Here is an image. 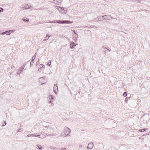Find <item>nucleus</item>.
Here are the masks:
<instances>
[{
	"label": "nucleus",
	"mask_w": 150,
	"mask_h": 150,
	"mask_svg": "<svg viewBox=\"0 0 150 150\" xmlns=\"http://www.w3.org/2000/svg\"><path fill=\"white\" fill-rule=\"evenodd\" d=\"M64 130L65 132L64 133L65 135L64 137H65L66 136L68 135L70 132V129L67 127L65 128Z\"/></svg>",
	"instance_id": "f257e3e1"
},
{
	"label": "nucleus",
	"mask_w": 150,
	"mask_h": 150,
	"mask_svg": "<svg viewBox=\"0 0 150 150\" xmlns=\"http://www.w3.org/2000/svg\"><path fill=\"white\" fill-rule=\"evenodd\" d=\"M45 127L47 128V131L49 133L53 132L54 130L53 128L50 126H45Z\"/></svg>",
	"instance_id": "f03ea898"
},
{
	"label": "nucleus",
	"mask_w": 150,
	"mask_h": 150,
	"mask_svg": "<svg viewBox=\"0 0 150 150\" xmlns=\"http://www.w3.org/2000/svg\"><path fill=\"white\" fill-rule=\"evenodd\" d=\"M40 138L44 139L46 137V136H53V134H40Z\"/></svg>",
	"instance_id": "7ed1b4c3"
},
{
	"label": "nucleus",
	"mask_w": 150,
	"mask_h": 150,
	"mask_svg": "<svg viewBox=\"0 0 150 150\" xmlns=\"http://www.w3.org/2000/svg\"><path fill=\"white\" fill-rule=\"evenodd\" d=\"M30 7L31 6L30 4H25L23 5L22 8L26 9L30 8Z\"/></svg>",
	"instance_id": "20e7f679"
},
{
	"label": "nucleus",
	"mask_w": 150,
	"mask_h": 150,
	"mask_svg": "<svg viewBox=\"0 0 150 150\" xmlns=\"http://www.w3.org/2000/svg\"><path fill=\"white\" fill-rule=\"evenodd\" d=\"M39 81L40 83V85L45 83V80L43 77H41L39 79Z\"/></svg>",
	"instance_id": "39448f33"
},
{
	"label": "nucleus",
	"mask_w": 150,
	"mask_h": 150,
	"mask_svg": "<svg viewBox=\"0 0 150 150\" xmlns=\"http://www.w3.org/2000/svg\"><path fill=\"white\" fill-rule=\"evenodd\" d=\"M53 90L55 93H56L58 91V87L56 84H54L53 87Z\"/></svg>",
	"instance_id": "423d86ee"
},
{
	"label": "nucleus",
	"mask_w": 150,
	"mask_h": 150,
	"mask_svg": "<svg viewBox=\"0 0 150 150\" xmlns=\"http://www.w3.org/2000/svg\"><path fill=\"white\" fill-rule=\"evenodd\" d=\"M53 2L56 4L57 5H60L61 4V0H54L53 1Z\"/></svg>",
	"instance_id": "0eeeda50"
},
{
	"label": "nucleus",
	"mask_w": 150,
	"mask_h": 150,
	"mask_svg": "<svg viewBox=\"0 0 150 150\" xmlns=\"http://www.w3.org/2000/svg\"><path fill=\"white\" fill-rule=\"evenodd\" d=\"M93 146V143H89L88 144V146H87L88 149H92Z\"/></svg>",
	"instance_id": "6e6552de"
},
{
	"label": "nucleus",
	"mask_w": 150,
	"mask_h": 150,
	"mask_svg": "<svg viewBox=\"0 0 150 150\" xmlns=\"http://www.w3.org/2000/svg\"><path fill=\"white\" fill-rule=\"evenodd\" d=\"M97 18H98V20H96V21L98 22V21H103L104 20V18H103V16H100L98 17H97Z\"/></svg>",
	"instance_id": "1a4fd4ad"
},
{
	"label": "nucleus",
	"mask_w": 150,
	"mask_h": 150,
	"mask_svg": "<svg viewBox=\"0 0 150 150\" xmlns=\"http://www.w3.org/2000/svg\"><path fill=\"white\" fill-rule=\"evenodd\" d=\"M76 46L75 43L74 42H71L70 43V47L71 49H73Z\"/></svg>",
	"instance_id": "9d476101"
},
{
	"label": "nucleus",
	"mask_w": 150,
	"mask_h": 150,
	"mask_svg": "<svg viewBox=\"0 0 150 150\" xmlns=\"http://www.w3.org/2000/svg\"><path fill=\"white\" fill-rule=\"evenodd\" d=\"M55 8L57 9L58 11H59V12L61 13V12L62 10V8H63V7H61L60 6H55Z\"/></svg>",
	"instance_id": "9b49d317"
},
{
	"label": "nucleus",
	"mask_w": 150,
	"mask_h": 150,
	"mask_svg": "<svg viewBox=\"0 0 150 150\" xmlns=\"http://www.w3.org/2000/svg\"><path fill=\"white\" fill-rule=\"evenodd\" d=\"M25 64L21 66V68L19 70V72L20 71V72H21L25 68Z\"/></svg>",
	"instance_id": "f8f14e48"
},
{
	"label": "nucleus",
	"mask_w": 150,
	"mask_h": 150,
	"mask_svg": "<svg viewBox=\"0 0 150 150\" xmlns=\"http://www.w3.org/2000/svg\"><path fill=\"white\" fill-rule=\"evenodd\" d=\"M73 22V21H69L64 20V24H69L72 23Z\"/></svg>",
	"instance_id": "ddd939ff"
},
{
	"label": "nucleus",
	"mask_w": 150,
	"mask_h": 150,
	"mask_svg": "<svg viewBox=\"0 0 150 150\" xmlns=\"http://www.w3.org/2000/svg\"><path fill=\"white\" fill-rule=\"evenodd\" d=\"M56 23H58L64 24V20L61 21L60 20H59L56 21Z\"/></svg>",
	"instance_id": "4468645a"
},
{
	"label": "nucleus",
	"mask_w": 150,
	"mask_h": 150,
	"mask_svg": "<svg viewBox=\"0 0 150 150\" xmlns=\"http://www.w3.org/2000/svg\"><path fill=\"white\" fill-rule=\"evenodd\" d=\"M37 147L39 149V150H42L43 149V147H42V146L39 144H37Z\"/></svg>",
	"instance_id": "2eb2a0df"
},
{
	"label": "nucleus",
	"mask_w": 150,
	"mask_h": 150,
	"mask_svg": "<svg viewBox=\"0 0 150 150\" xmlns=\"http://www.w3.org/2000/svg\"><path fill=\"white\" fill-rule=\"evenodd\" d=\"M65 10H64V9H63V8H62V10L61 12V13L64 14L66 13V12L67 11V10L66 8H65Z\"/></svg>",
	"instance_id": "dca6fc26"
},
{
	"label": "nucleus",
	"mask_w": 150,
	"mask_h": 150,
	"mask_svg": "<svg viewBox=\"0 0 150 150\" xmlns=\"http://www.w3.org/2000/svg\"><path fill=\"white\" fill-rule=\"evenodd\" d=\"M23 20L24 22H28L29 21V19L28 18H24L23 19Z\"/></svg>",
	"instance_id": "f3484780"
},
{
	"label": "nucleus",
	"mask_w": 150,
	"mask_h": 150,
	"mask_svg": "<svg viewBox=\"0 0 150 150\" xmlns=\"http://www.w3.org/2000/svg\"><path fill=\"white\" fill-rule=\"evenodd\" d=\"M74 34H73V36L74 38H75V39H76L78 37V35L75 32V31H74Z\"/></svg>",
	"instance_id": "a211bd4d"
},
{
	"label": "nucleus",
	"mask_w": 150,
	"mask_h": 150,
	"mask_svg": "<svg viewBox=\"0 0 150 150\" xmlns=\"http://www.w3.org/2000/svg\"><path fill=\"white\" fill-rule=\"evenodd\" d=\"M111 18H113L110 15H107V19L108 20H110Z\"/></svg>",
	"instance_id": "6ab92c4d"
},
{
	"label": "nucleus",
	"mask_w": 150,
	"mask_h": 150,
	"mask_svg": "<svg viewBox=\"0 0 150 150\" xmlns=\"http://www.w3.org/2000/svg\"><path fill=\"white\" fill-rule=\"evenodd\" d=\"M6 34L7 35H9L11 33H10V31L9 30H7L5 31Z\"/></svg>",
	"instance_id": "aec40b11"
},
{
	"label": "nucleus",
	"mask_w": 150,
	"mask_h": 150,
	"mask_svg": "<svg viewBox=\"0 0 150 150\" xmlns=\"http://www.w3.org/2000/svg\"><path fill=\"white\" fill-rule=\"evenodd\" d=\"M54 98V97L52 95H50L49 97V99L50 100H52Z\"/></svg>",
	"instance_id": "412c9836"
},
{
	"label": "nucleus",
	"mask_w": 150,
	"mask_h": 150,
	"mask_svg": "<svg viewBox=\"0 0 150 150\" xmlns=\"http://www.w3.org/2000/svg\"><path fill=\"white\" fill-rule=\"evenodd\" d=\"M36 53H35V54L34 55V56L32 58V60H34L35 59V58L36 57Z\"/></svg>",
	"instance_id": "4be33fe9"
},
{
	"label": "nucleus",
	"mask_w": 150,
	"mask_h": 150,
	"mask_svg": "<svg viewBox=\"0 0 150 150\" xmlns=\"http://www.w3.org/2000/svg\"><path fill=\"white\" fill-rule=\"evenodd\" d=\"M34 63V60H32L30 62V66L31 67V65H33Z\"/></svg>",
	"instance_id": "5701e85b"
},
{
	"label": "nucleus",
	"mask_w": 150,
	"mask_h": 150,
	"mask_svg": "<svg viewBox=\"0 0 150 150\" xmlns=\"http://www.w3.org/2000/svg\"><path fill=\"white\" fill-rule=\"evenodd\" d=\"M39 67L41 68H43L45 67V66L42 64H40V65Z\"/></svg>",
	"instance_id": "b1692460"
},
{
	"label": "nucleus",
	"mask_w": 150,
	"mask_h": 150,
	"mask_svg": "<svg viewBox=\"0 0 150 150\" xmlns=\"http://www.w3.org/2000/svg\"><path fill=\"white\" fill-rule=\"evenodd\" d=\"M47 36V35L45 37V39H46L47 40H48V39H49V38L50 36Z\"/></svg>",
	"instance_id": "393cba45"
},
{
	"label": "nucleus",
	"mask_w": 150,
	"mask_h": 150,
	"mask_svg": "<svg viewBox=\"0 0 150 150\" xmlns=\"http://www.w3.org/2000/svg\"><path fill=\"white\" fill-rule=\"evenodd\" d=\"M127 92H125L123 94V95L124 96V97H126L127 96Z\"/></svg>",
	"instance_id": "a878e982"
},
{
	"label": "nucleus",
	"mask_w": 150,
	"mask_h": 150,
	"mask_svg": "<svg viewBox=\"0 0 150 150\" xmlns=\"http://www.w3.org/2000/svg\"><path fill=\"white\" fill-rule=\"evenodd\" d=\"M106 47L107 46L106 45H105V46H103L102 47V48H103L104 49L103 50H106L107 49V48Z\"/></svg>",
	"instance_id": "bb28decb"
},
{
	"label": "nucleus",
	"mask_w": 150,
	"mask_h": 150,
	"mask_svg": "<svg viewBox=\"0 0 150 150\" xmlns=\"http://www.w3.org/2000/svg\"><path fill=\"white\" fill-rule=\"evenodd\" d=\"M51 61L50 60L49 61V62L48 63L47 65L49 66H50V65H51Z\"/></svg>",
	"instance_id": "cd10ccee"
},
{
	"label": "nucleus",
	"mask_w": 150,
	"mask_h": 150,
	"mask_svg": "<svg viewBox=\"0 0 150 150\" xmlns=\"http://www.w3.org/2000/svg\"><path fill=\"white\" fill-rule=\"evenodd\" d=\"M56 21H50V23H56Z\"/></svg>",
	"instance_id": "c85d7f7f"
},
{
	"label": "nucleus",
	"mask_w": 150,
	"mask_h": 150,
	"mask_svg": "<svg viewBox=\"0 0 150 150\" xmlns=\"http://www.w3.org/2000/svg\"><path fill=\"white\" fill-rule=\"evenodd\" d=\"M22 129H17V131L18 132H21L22 130H21Z\"/></svg>",
	"instance_id": "c756f323"
},
{
	"label": "nucleus",
	"mask_w": 150,
	"mask_h": 150,
	"mask_svg": "<svg viewBox=\"0 0 150 150\" xmlns=\"http://www.w3.org/2000/svg\"><path fill=\"white\" fill-rule=\"evenodd\" d=\"M4 9L2 8H0V12H2L3 11Z\"/></svg>",
	"instance_id": "7c9ffc66"
},
{
	"label": "nucleus",
	"mask_w": 150,
	"mask_h": 150,
	"mask_svg": "<svg viewBox=\"0 0 150 150\" xmlns=\"http://www.w3.org/2000/svg\"><path fill=\"white\" fill-rule=\"evenodd\" d=\"M31 136L32 137H35L36 136V134H31Z\"/></svg>",
	"instance_id": "2f4dec72"
},
{
	"label": "nucleus",
	"mask_w": 150,
	"mask_h": 150,
	"mask_svg": "<svg viewBox=\"0 0 150 150\" xmlns=\"http://www.w3.org/2000/svg\"><path fill=\"white\" fill-rule=\"evenodd\" d=\"M103 16V18H104V19H107V15Z\"/></svg>",
	"instance_id": "473e14b6"
},
{
	"label": "nucleus",
	"mask_w": 150,
	"mask_h": 150,
	"mask_svg": "<svg viewBox=\"0 0 150 150\" xmlns=\"http://www.w3.org/2000/svg\"><path fill=\"white\" fill-rule=\"evenodd\" d=\"M38 70L39 72H41L42 70V68H40L38 69Z\"/></svg>",
	"instance_id": "72a5a7b5"
},
{
	"label": "nucleus",
	"mask_w": 150,
	"mask_h": 150,
	"mask_svg": "<svg viewBox=\"0 0 150 150\" xmlns=\"http://www.w3.org/2000/svg\"><path fill=\"white\" fill-rule=\"evenodd\" d=\"M6 124V121H5L4 122V124L2 125V126H4Z\"/></svg>",
	"instance_id": "f704fd0d"
},
{
	"label": "nucleus",
	"mask_w": 150,
	"mask_h": 150,
	"mask_svg": "<svg viewBox=\"0 0 150 150\" xmlns=\"http://www.w3.org/2000/svg\"><path fill=\"white\" fill-rule=\"evenodd\" d=\"M64 135H65L64 134V133H61V134H60V136H61V137L64 136Z\"/></svg>",
	"instance_id": "c9c22d12"
},
{
	"label": "nucleus",
	"mask_w": 150,
	"mask_h": 150,
	"mask_svg": "<svg viewBox=\"0 0 150 150\" xmlns=\"http://www.w3.org/2000/svg\"><path fill=\"white\" fill-rule=\"evenodd\" d=\"M49 103H50L51 104H52V100H50L49 101Z\"/></svg>",
	"instance_id": "e433bc0d"
},
{
	"label": "nucleus",
	"mask_w": 150,
	"mask_h": 150,
	"mask_svg": "<svg viewBox=\"0 0 150 150\" xmlns=\"http://www.w3.org/2000/svg\"><path fill=\"white\" fill-rule=\"evenodd\" d=\"M40 134H38V135H36L35 137H38V138H40Z\"/></svg>",
	"instance_id": "4c0bfd02"
},
{
	"label": "nucleus",
	"mask_w": 150,
	"mask_h": 150,
	"mask_svg": "<svg viewBox=\"0 0 150 150\" xmlns=\"http://www.w3.org/2000/svg\"><path fill=\"white\" fill-rule=\"evenodd\" d=\"M60 150H67V149L65 148H62Z\"/></svg>",
	"instance_id": "58836bf2"
},
{
	"label": "nucleus",
	"mask_w": 150,
	"mask_h": 150,
	"mask_svg": "<svg viewBox=\"0 0 150 150\" xmlns=\"http://www.w3.org/2000/svg\"><path fill=\"white\" fill-rule=\"evenodd\" d=\"M1 34L4 35V34H6L5 31L4 32H3V33H0Z\"/></svg>",
	"instance_id": "ea45409f"
},
{
	"label": "nucleus",
	"mask_w": 150,
	"mask_h": 150,
	"mask_svg": "<svg viewBox=\"0 0 150 150\" xmlns=\"http://www.w3.org/2000/svg\"><path fill=\"white\" fill-rule=\"evenodd\" d=\"M103 52H104V54H106V50H103Z\"/></svg>",
	"instance_id": "a19ab883"
},
{
	"label": "nucleus",
	"mask_w": 150,
	"mask_h": 150,
	"mask_svg": "<svg viewBox=\"0 0 150 150\" xmlns=\"http://www.w3.org/2000/svg\"><path fill=\"white\" fill-rule=\"evenodd\" d=\"M9 30L10 31V32H11V33H13L15 31V30Z\"/></svg>",
	"instance_id": "79ce46f5"
},
{
	"label": "nucleus",
	"mask_w": 150,
	"mask_h": 150,
	"mask_svg": "<svg viewBox=\"0 0 150 150\" xmlns=\"http://www.w3.org/2000/svg\"><path fill=\"white\" fill-rule=\"evenodd\" d=\"M139 132H143V130H142V129H139Z\"/></svg>",
	"instance_id": "37998d69"
},
{
	"label": "nucleus",
	"mask_w": 150,
	"mask_h": 150,
	"mask_svg": "<svg viewBox=\"0 0 150 150\" xmlns=\"http://www.w3.org/2000/svg\"><path fill=\"white\" fill-rule=\"evenodd\" d=\"M107 50L108 51H110V50H111V49L110 48H107Z\"/></svg>",
	"instance_id": "c03bdc74"
},
{
	"label": "nucleus",
	"mask_w": 150,
	"mask_h": 150,
	"mask_svg": "<svg viewBox=\"0 0 150 150\" xmlns=\"http://www.w3.org/2000/svg\"><path fill=\"white\" fill-rule=\"evenodd\" d=\"M27 136L28 137H31V134H28V135H27Z\"/></svg>",
	"instance_id": "a18cd8bd"
},
{
	"label": "nucleus",
	"mask_w": 150,
	"mask_h": 150,
	"mask_svg": "<svg viewBox=\"0 0 150 150\" xmlns=\"http://www.w3.org/2000/svg\"><path fill=\"white\" fill-rule=\"evenodd\" d=\"M79 147L81 148L82 147V145H79Z\"/></svg>",
	"instance_id": "49530a36"
},
{
	"label": "nucleus",
	"mask_w": 150,
	"mask_h": 150,
	"mask_svg": "<svg viewBox=\"0 0 150 150\" xmlns=\"http://www.w3.org/2000/svg\"><path fill=\"white\" fill-rule=\"evenodd\" d=\"M142 129V130H143V132L144 131H145V130H146V129H145V128Z\"/></svg>",
	"instance_id": "de8ad7c7"
},
{
	"label": "nucleus",
	"mask_w": 150,
	"mask_h": 150,
	"mask_svg": "<svg viewBox=\"0 0 150 150\" xmlns=\"http://www.w3.org/2000/svg\"><path fill=\"white\" fill-rule=\"evenodd\" d=\"M128 98H127L126 97V98L125 99V101H127V100H128Z\"/></svg>",
	"instance_id": "09e8293b"
},
{
	"label": "nucleus",
	"mask_w": 150,
	"mask_h": 150,
	"mask_svg": "<svg viewBox=\"0 0 150 150\" xmlns=\"http://www.w3.org/2000/svg\"><path fill=\"white\" fill-rule=\"evenodd\" d=\"M14 68V66H12L11 67V68L13 69V68Z\"/></svg>",
	"instance_id": "8fccbe9b"
},
{
	"label": "nucleus",
	"mask_w": 150,
	"mask_h": 150,
	"mask_svg": "<svg viewBox=\"0 0 150 150\" xmlns=\"http://www.w3.org/2000/svg\"><path fill=\"white\" fill-rule=\"evenodd\" d=\"M98 18H97L96 19V20H95L96 21H96L98 20Z\"/></svg>",
	"instance_id": "3c124183"
},
{
	"label": "nucleus",
	"mask_w": 150,
	"mask_h": 150,
	"mask_svg": "<svg viewBox=\"0 0 150 150\" xmlns=\"http://www.w3.org/2000/svg\"><path fill=\"white\" fill-rule=\"evenodd\" d=\"M47 40L45 39H45L43 41H46Z\"/></svg>",
	"instance_id": "603ef678"
},
{
	"label": "nucleus",
	"mask_w": 150,
	"mask_h": 150,
	"mask_svg": "<svg viewBox=\"0 0 150 150\" xmlns=\"http://www.w3.org/2000/svg\"><path fill=\"white\" fill-rule=\"evenodd\" d=\"M19 73H21V72H20V71L18 73V74Z\"/></svg>",
	"instance_id": "864d4df0"
},
{
	"label": "nucleus",
	"mask_w": 150,
	"mask_h": 150,
	"mask_svg": "<svg viewBox=\"0 0 150 150\" xmlns=\"http://www.w3.org/2000/svg\"><path fill=\"white\" fill-rule=\"evenodd\" d=\"M65 8H63V9H64V10H65Z\"/></svg>",
	"instance_id": "5fc2aeb1"
},
{
	"label": "nucleus",
	"mask_w": 150,
	"mask_h": 150,
	"mask_svg": "<svg viewBox=\"0 0 150 150\" xmlns=\"http://www.w3.org/2000/svg\"><path fill=\"white\" fill-rule=\"evenodd\" d=\"M20 125V127H21V126H22L21 125Z\"/></svg>",
	"instance_id": "6e6d98bb"
}]
</instances>
